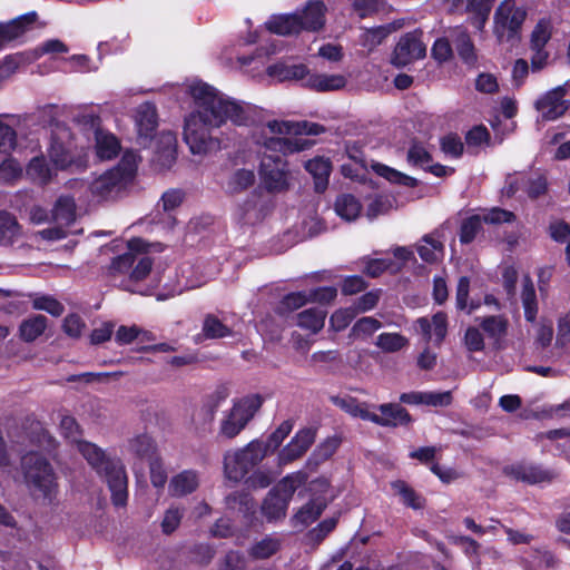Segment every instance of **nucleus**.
<instances>
[{"label": "nucleus", "mask_w": 570, "mask_h": 570, "mask_svg": "<svg viewBox=\"0 0 570 570\" xmlns=\"http://www.w3.org/2000/svg\"><path fill=\"white\" fill-rule=\"evenodd\" d=\"M185 509L178 505H170L164 513L160 527L163 533L169 535L175 532L183 520Z\"/></svg>", "instance_id": "obj_49"}, {"label": "nucleus", "mask_w": 570, "mask_h": 570, "mask_svg": "<svg viewBox=\"0 0 570 570\" xmlns=\"http://www.w3.org/2000/svg\"><path fill=\"white\" fill-rule=\"evenodd\" d=\"M423 32L414 30L403 35L394 47L391 63L403 68L415 60L423 59L426 55V46L422 40Z\"/></svg>", "instance_id": "obj_9"}, {"label": "nucleus", "mask_w": 570, "mask_h": 570, "mask_svg": "<svg viewBox=\"0 0 570 570\" xmlns=\"http://www.w3.org/2000/svg\"><path fill=\"white\" fill-rule=\"evenodd\" d=\"M26 171L31 180L41 185L48 184L53 176V170L42 156L33 157L28 164Z\"/></svg>", "instance_id": "obj_44"}, {"label": "nucleus", "mask_w": 570, "mask_h": 570, "mask_svg": "<svg viewBox=\"0 0 570 570\" xmlns=\"http://www.w3.org/2000/svg\"><path fill=\"white\" fill-rule=\"evenodd\" d=\"M263 404L259 395H247L234 401L233 406L222 413L217 438L219 440L235 439L253 420Z\"/></svg>", "instance_id": "obj_5"}, {"label": "nucleus", "mask_w": 570, "mask_h": 570, "mask_svg": "<svg viewBox=\"0 0 570 570\" xmlns=\"http://www.w3.org/2000/svg\"><path fill=\"white\" fill-rule=\"evenodd\" d=\"M137 154L126 151L117 166L107 170L90 184L92 196L100 200L116 198L132 181L137 170Z\"/></svg>", "instance_id": "obj_4"}, {"label": "nucleus", "mask_w": 570, "mask_h": 570, "mask_svg": "<svg viewBox=\"0 0 570 570\" xmlns=\"http://www.w3.org/2000/svg\"><path fill=\"white\" fill-rule=\"evenodd\" d=\"M376 346L386 353H394L409 344L405 336L399 333H382L376 337Z\"/></svg>", "instance_id": "obj_47"}, {"label": "nucleus", "mask_w": 570, "mask_h": 570, "mask_svg": "<svg viewBox=\"0 0 570 570\" xmlns=\"http://www.w3.org/2000/svg\"><path fill=\"white\" fill-rule=\"evenodd\" d=\"M304 167L314 178L315 190L323 193L327 188L332 171L331 160L323 156H316L307 160Z\"/></svg>", "instance_id": "obj_20"}, {"label": "nucleus", "mask_w": 570, "mask_h": 570, "mask_svg": "<svg viewBox=\"0 0 570 570\" xmlns=\"http://www.w3.org/2000/svg\"><path fill=\"white\" fill-rule=\"evenodd\" d=\"M570 82L558 86L541 95L534 102L537 111L544 120H556L560 118L569 108L564 96L568 92Z\"/></svg>", "instance_id": "obj_10"}, {"label": "nucleus", "mask_w": 570, "mask_h": 570, "mask_svg": "<svg viewBox=\"0 0 570 570\" xmlns=\"http://www.w3.org/2000/svg\"><path fill=\"white\" fill-rule=\"evenodd\" d=\"M293 430V423L291 421H284L279 424V426L268 436L266 442H263V445L266 446V454L268 452H274L278 449V446L283 443V441L288 436V434Z\"/></svg>", "instance_id": "obj_53"}, {"label": "nucleus", "mask_w": 570, "mask_h": 570, "mask_svg": "<svg viewBox=\"0 0 570 570\" xmlns=\"http://www.w3.org/2000/svg\"><path fill=\"white\" fill-rule=\"evenodd\" d=\"M354 308H341L334 312L330 318V326L335 332L345 330L356 316Z\"/></svg>", "instance_id": "obj_58"}, {"label": "nucleus", "mask_w": 570, "mask_h": 570, "mask_svg": "<svg viewBox=\"0 0 570 570\" xmlns=\"http://www.w3.org/2000/svg\"><path fill=\"white\" fill-rule=\"evenodd\" d=\"M226 505L229 509H238L245 515L250 514L255 510V502L248 493L234 492L226 497Z\"/></svg>", "instance_id": "obj_50"}, {"label": "nucleus", "mask_w": 570, "mask_h": 570, "mask_svg": "<svg viewBox=\"0 0 570 570\" xmlns=\"http://www.w3.org/2000/svg\"><path fill=\"white\" fill-rule=\"evenodd\" d=\"M198 487V472L195 470H184L170 479L168 492L171 497L180 498L195 492Z\"/></svg>", "instance_id": "obj_18"}, {"label": "nucleus", "mask_w": 570, "mask_h": 570, "mask_svg": "<svg viewBox=\"0 0 570 570\" xmlns=\"http://www.w3.org/2000/svg\"><path fill=\"white\" fill-rule=\"evenodd\" d=\"M153 245L146 243L141 238H132L128 240V252L112 258L108 272L111 276L130 274L131 268L137 259V254H147Z\"/></svg>", "instance_id": "obj_13"}, {"label": "nucleus", "mask_w": 570, "mask_h": 570, "mask_svg": "<svg viewBox=\"0 0 570 570\" xmlns=\"http://www.w3.org/2000/svg\"><path fill=\"white\" fill-rule=\"evenodd\" d=\"M267 128L272 134L278 135H308L317 136L324 134L326 128L323 125L311 121H268Z\"/></svg>", "instance_id": "obj_17"}, {"label": "nucleus", "mask_w": 570, "mask_h": 570, "mask_svg": "<svg viewBox=\"0 0 570 570\" xmlns=\"http://www.w3.org/2000/svg\"><path fill=\"white\" fill-rule=\"evenodd\" d=\"M37 13L29 12L22 14L8 23L0 24V46L12 41L24 35V32L36 22Z\"/></svg>", "instance_id": "obj_19"}, {"label": "nucleus", "mask_w": 570, "mask_h": 570, "mask_svg": "<svg viewBox=\"0 0 570 570\" xmlns=\"http://www.w3.org/2000/svg\"><path fill=\"white\" fill-rule=\"evenodd\" d=\"M527 11L515 0H503L494 12V35L499 42H512L518 38Z\"/></svg>", "instance_id": "obj_7"}, {"label": "nucleus", "mask_w": 570, "mask_h": 570, "mask_svg": "<svg viewBox=\"0 0 570 570\" xmlns=\"http://www.w3.org/2000/svg\"><path fill=\"white\" fill-rule=\"evenodd\" d=\"M158 125L156 107L150 102L141 104L136 111V126L139 136L149 137Z\"/></svg>", "instance_id": "obj_25"}, {"label": "nucleus", "mask_w": 570, "mask_h": 570, "mask_svg": "<svg viewBox=\"0 0 570 570\" xmlns=\"http://www.w3.org/2000/svg\"><path fill=\"white\" fill-rule=\"evenodd\" d=\"M346 80L341 75H309L305 85L317 91L337 90L345 86Z\"/></svg>", "instance_id": "obj_37"}, {"label": "nucleus", "mask_w": 570, "mask_h": 570, "mask_svg": "<svg viewBox=\"0 0 570 570\" xmlns=\"http://www.w3.org/2000/svg\"><path fill=\"white\" fill-rule=\"evenodd\" d=\"M371 167L377 175L386 178L391 183H396L409 187L416 185V180L414 178L406 176L386 165L373 163Z\"/></svg>", "instance_id": "obj_48"}, {"label": "nucleus", "mask_w": 570, "mask_h": 570, "mask_svg": "<svg viewBox=\"0 0 570 570\" xmlns=\"http://www.w3.org/2000/svg\"><path fill=\"white\" fill-rule=\"evenodd\" d=\"M194 108L185 119L184 140L194 155H206L219 149V140L210 134L228 120L235 126H249L254 121L250 105L233 99L213 86L195 81L189 86Z\"/></svg>", "instance_id": "obj_1"}, {"label": "nucleus", "mask_w": 570, "mask_h": 570, "mask_svg": "<svg viewBox=\"0 0 570 570\" xmlns=\"http://www.w3.org/2000/svg\"><path fill=\"white\" fill-rule=\"evenodd\" d=\"M22 174V168L14 159H6L0 164V179L6 183H11L19 178Z\"/></svg>", "instance_id": "obj_63"}, {"label": "nucleus", "mask_w": 570, "mask_h": 570, "mask_svg": "<svg viewBox=\"0 0 570 570\" xmlns=\"http://www.w3.org/2000/svg\"><path fill=\"white\" fill-rule=\"evenodd\" d=\"M265 456L266 446L258 440L243 448L227 451L223 458L225 478L233 482L240 481Z\"/></svg>", "instance_id": "obj_6"}, {"label": "nucleus", "mask_w": 570, "mask_h": 570, "mask_svg": "<svg viewBox=\"0 0 570 570\" xmlns=\"http://www.w3.org/2000/svg\"><path fill=\"white\" fill-rule=\"evenodd\" d=\"M69 136L66 127H58L51 137L48 154L58 169H67L73 163L72 144L66 141Z\"/></svg>", "instance_id": "obj_12"}, {"label": "nucleus", "mask_w": 570, "mask_h": 570, "mask_svg": "<svg viewBox=\"0 0 570 570\" xmlns=\"http://www.w3.org/2000/svg\"><path fill=\"white\" fill-rule=\"evenodd\" d=\"M288 503L277 495L276 491H269L263 504L262 512L268 521L283 519L286 515Z\"/></svg>", "instance_id": "obj_38"}, {"label": "nucleus", "mask_w": 570, "mask_h": 570, "mask_svg": "<svg viewBox=\"0 0 570 570\" xmlns=\"http://www.w3.org/2000/svg\"><path fill=\"white\" fill-rule=\"evenodd\" d=\"M120 149L119 141L111 135L101 130L96 131V153L100 159L114 158Z\"/></svg>", "instance_id": "obj_41"}, {"label": "nucleus", "mask_w": 570, "mask_h": 570, "mask_svg": "<svg viewBox=\"0 0 570 570\" xmlns=\"http://www.w3.org/2000/svg\"><path fill=\"white\" fill-rule=\"evenodd\" d=\"M266 27L271 32L281 36L298 33L302 30L301 16L298 12L273 16L266 22Z\"/></svg>", "instance_id": "obj_23"}, {"label": "nucleus", "mask_w": 570, "mask_h": 570, "mask_svg": "<svg viewBox=\"0 0 570 570\" xmlns=\"http://www.w3.org/2000/svg\"><path fill=\"white\" fill-rule=\"evenodd\" d=\"M416 250L421 259L429 264L438 263L444 256V246L435 234L423 236Z\"/></svg>", "instance_id": "obj_24"}, {"label": "nucleus", "mask_w": 570, "mask_h": 570, "mask_svg": "<svg viewBox=\"0 0 570 570\" xmlns=\"http://www.w3.org/2000/svg\"><path fill=\"white\" fill-rule=\"evenodd\" d=\"M470 292V279L466 276L460 277L456 286V307L459 309L468 308V313H472L479 307V303L471 302L468 304V297Z\"/></svg>", "instance_id": "obj_55"}, {"label": "nucleus", "mask_w": 570, "mask_h": 570, "mask_svg": "<svg viewBox=\"0 0 570 570\" xmlns=\"http://www.w3.org/2000/svg\"><path fill=\"white\" fill-rule=\"evenodd\" d=\"M552 35V26L549 20H540L531 33L530 48H544Z\"/></svg>", "instance_id": "obj_52"}, {"label": "nucleus", "mask_w": 570, "mask_h": 570, "mask_svg": "<svg viewBox=\"0 0 570 570\" xmlns=\"http://www.w3.org/2000/svg\"><path fill=\"white\" fill-rule=\"evenodd\" d=\"M266 150L281 153L283 155L292 154L303 150L311 146L307 139L303 138H286V137H271L264 141Z\"/></svg>", "instance_id": "obj_29"}, {"label": "nucleus", "mask_w": 570, "mask_h": 570, "mask_svg": "<svg viewBox=\"0 0 570 570\" xmlns=\"http://www.w3.org/2000/svg\"><path fill=\"white\" fill-rule=\"evenodd\" d=\"M334 210L342 219L352 222L360 216L362 205L355 196L342 194L337 196L334 203Z\"/></svg>", "instance_id": "obj_34"}, {"label": "nucleus", "mask_w": 570, "mask_h": 570, "mask_svg": "<svg viewBox=\"0 0 570 570\" xmlns=\"http://www.w3.org/2000/svg\"><path fill=\"white\" fill-rule=\"evenodd\" d=\"M268 76L277 79L278 81L286 80H305L308 76V70L304 65H286L278 62L267 68Z\"/></svg>", "instance_id": "obj_30"}, {"label": "nucleus", "mask_w": 570, "mask_h": 570, "mask_svg": "<svg viewBox=\"0 0 570 570\" xmlns=\"http://www.w3.org/2000/svg\"><path fill=\"white\" fill-rule=\"evenodd\" d=\"M153 267V259L146 254H137V259L131 268L129 278L135 282L145 279Z\"/></svg>", "instance_id": "obj_57"}, {"label": "nucleus", "mask_w": 570, "mask_h": 570, "mask_svg": "<svg viewBox=\"0 0 570 570\" xmlns=\"http://www.w3.org/2000/svg\"><path fill=\"white\" fill-rule=\"evenodd\" d=\"M441 149L444 154L458 158L463 153V144L456 135H448L441 139Z\"/></svg>", "instance_id": "obj_64"}, {"label": "nucleus", "mask_w": 570, "mask_h": 570, "mask_svg": "<svg viewBox=\"0 0 570 570\" xmlns=\"http://www.w3.org/2000/svg\"><path fill=\"white\" fill-rule=\"evenodd\" d=\"M62 435L75 442L79 453L89 465L101 476L111 492V501L116 507H125L128 500V478L121 461L109 456L96 444L78 439L79 425L75 417L65 415L60 421Z\"/></svg>", "instance_id": "obj_2"}, {"label": "nucleus", "mask_w": 570, "mask_h": 570, "mask_svg": "<svg viewBox=\"0 0 570 570\" xmlns=\"http://www.w3.org/2000/svg\"><path fill=\"white\" fill-rule=\"evenodd\" d=\"M326 7L322 1H311L298 12L302 30L316 31L325 23Z\"/></svg>", "instance_id": "obj_22"}, {"label": "nucleus", "mask_w": 570, "mask_h": 570, "mask_svg": "<svg viewBox=\"0 0 570 570\" xmlns=\"http://www.w3.org/2000/svg\"><path fill=\"white\" fill-rule=\"evenodd\" d=\"M341 438L332 435L322 441L306 461V468L314 471L321 463L328 460L340 448Z\"/></svg>", "instance_id": "obj_26"}, {"label": "nucleus", "mask_w": 570, "mask_h": 570, "mask_svg": "<svg viewBox=\"0 0 570 570\" xmlns=\"http://www.w3.org/2000/svg\"><path fill=\"white\" fill-rule=\"evenodd\" d=\"M316 429L305 428L296 432L291 442L278 453L279 464L286 465L302 458L315 442Z\"/></svg>", "instance_id": "obj_11"}, {"label": "nucleus", "mask_w": 570, "mask_h": 570, "mask_svg": "<svg viewBox=\"0 0 570 570\" xmlns=\"http://www.w3.org/2000/svg\"><path fill=\"white\" fill-rule=\"evenodd\" d=\"M309 302L308 293L306 292H296L287 294L281 302V311L282 312H292L295 311L303 305Z\"/></svg>", "instance_id": "obj_61"}, {"label": "nucleus", "mask_w": 570, "mask_h": 570, "mask_svg": "<svg viewBox=\"0 0 570 570\" xmlns=\"http://www.w3.org/2000/svg\"><path fill=\"white\" fill-rule=\"evenodd\" d=\"M415 331L420 333L426 342H434L440 345L448 333V317L443 312H438L431 320L420 317L415 321Z\"/></svg>", "instance_id": "obj_15"}, {"label": "nucleus", "mask_w": 570, "mask_h": 570, "mask_svg": "<svg viewBox=\"0 0 570 570\" xmlns=\"http://www.w3.org/2000/svg\"><path fill=\"white\" fill-rule=\"evenodd\" d=\"M382 326L381 322L374 317H362L353 325L351 336L363 337L370 336Z\"/></svg>", "instance_id": "obj_56"}, {"label": "nucleus", "mask_w": 570, "mask_h": 570, "mask_svg": "<svg viewBox=\"0 0 570 570\" xmlns=\"http://www.w3.org/2000/svg\"><path fill=\"white\" fill-rule=\"evenodd\" d=\"M281 546L282 540L277 535H265L250 546L248 556L254 560L268 559L277 553Z\"/></svg>", "instance_id": "obj_33"}, {"label": "nucleus", "mask_w": 570, "mask_h": 570, "mask_svg": "<svg viewBox=\"0 0 570 570\" xmlns=\"http://www.w3.org/2000/svg\"><path fill=\"white\" fill-rule=\"evenodd\" d=\"M521 302L525 320L533 322L538 314V303L534 285L529 276H525L522 281Z\"/></svg>", "instance_id": "obj_39"}, {"label": "nucleus", "mask_w": 570, "mask_h": 570, "mask_svg": "<svg viewBox=\"0 0 570 570\" xmlns=\"http://www.w3.org/2000/svg\"><path fill=\"white\" fill-rule=\"evenodd\" d=\"M504 472L513 479L529 484L551 482L557 476L553 471L530 463H518L507 466Z\"/></svg>", "instance_id": "obj_16"}, {"label": "nucleus", "mask_w": 570, "mask_h": 570, "mask_svg": "<svg viewBox=\"0 0 570 570\" xmlns=\"http://www.w3.org/2000/svg\"><path fill=\"white\" fill-rule=\"evenodd\" d=\"M32 307L38 311H45L56 317L60 316L65 311L63 305L49 295L35 297L32 301Z\"/></svg>", "instance_id": "obj_54"}, {"label": "nucleus", "mask_w": 570, "mask_h": 570, "mask_svg": "<svg viewBox=\"0 0 570 570\" xmlns=\"http://www.w3.org/2000/svg\"><path fill=\"white\" fill-rule=\"evenodd\" d=\"M26 484L37 500L51 503L57 494L56 475L47 459L36 452L27 453L21 461Z\"/></svg>", "instance_id": "obj_3"}, {"label": "nucleus", "mask_w": 570, "mask_h": 570, "mask_svg": "<svg viewBox=\"0 0 570 570\" xmlns=\"http://www.w3.org/2000/svg\"><path fill=\"white\" fill-rule=\"evenodd\" d=\"M150 481L155 488H164L167 482L166 469L158 456L149 461Z\"/></svg>", "instance_id": "obj_62"}, {"label": "nucleus", "mask_w": 570, "mask_h": 570, "mask_svg": "<svg viewBox=\"0 0 570 570\" xmlns=\"http://www.w3.org/2000/svg\"><path fill=\"white\" fill-rule=\"evenodd\" d=\"M326 503L321 499H313L303 505L292 518L294 528L304 529L322 514Z\"/></svg>", "instance_id": "obj_27"}, {"label": "nucleus", "mask_w": 570, "mask_h": 570, "mask_svg": "<svg viewBox=\"0 0 570 570\" xmlns=\"http://www.w3.org/2000/svg\"><path fill=\"white\" fill-rule=\"evenodd\" d=\"M259 175L263 187L274 194L284 193L291 187V175L284 157L264 153Z\"/></svg>", "instance_id": "obj_8"}, {"label": "nucleus", "mask_w": 570, "mask_h": 570, "mask_svg": "<svg viewBox=\"0 0 570 570\" xmlns=\"http://www.w3.org/2000/svg\"><path fill=\"white\" fill-rule=\"evenodd\" d=\"M127 451L135 458L147 460L148 462L157 456L156 445L153 439L147 434H139L131 438L127 443Z\"/></svg>", "instance_id": "obj_32"}, {"label": "nucleus", "mask_w": 570, "mask_h": 570, "mask_svg": "<svg viewBox=\"0 0 570 570\" xmlns=\"http://www.w3.org/2000/svg\"><path fill=\"white\" fill-rule=\"evenodd\" d=\"M480 327L495 342L502 340L509 327V321L503 315H491L480 318Z\"/></svg>", "instance_id": "obj_36"}, {"label": "nucleus", "mask_w": 570, "mask_h": 570, "mask_svg": "<svg viewBox=\"0 0 570 570\" xmlns=\"http://www.w3.org/2000/svg\"><path fill=\"white\" fill-rule=\"evenodd\" d=\"M308 479V475L304 471H297L284 476L273 489L277 495L284 499L288 504L292 500L295 491L304 485Z\"/></svg>", "instance_id": "obj_31"}, {"label": "nucleus", "mask_w": 570, "mask_h": 570, "mask_svg": "<svg viewBox=\"0 0 570 570\" xmlns=\"http://www.w3.org/2000/svg\"><path fill=\"white\" fill-rule=\"evenodd\" d=\"M391 487L394 492L401 497V500L405 505L412 509L423 508V499L404 481H394Z\"/></svg>", "instance_id": "obj_46"}, {"label": "nucleus", "mask_w": 570, "mask_h": 570, "mask_svg": "<svg viewBox=\"0 0 570 570\" xmlns=\"http://www.w3.org/2000/svg\"><path fill=\"white\" fill-rule=\"evenodd\" d=\"M379 425L396 428L407 425L411 422L409 412L396 403H385L379 406Z\"/></svg>", "instance_id": "obj_21"}, {"label": "nucleus", "mask_w": 570, "mask_h": 570, "mask_svg": "<svg viewBox=\"0 0 570 570\" xmlns=\"http://www.w3.org/2000/svg\"><path fill=\"white\" fill-rule=\"evenodd\" d=\"M20 235V226L13 215L0 212V244L11 245Z\"/></svg>", "instance_id": "obj_43"}, {"label": "nucleus", "mask_w": 570, "mask_h": 570, "mask_svg": "<svg viewBox=\"0 0 570 570\" xmlns=\"http://www.w3.org/2000/svg\"><path fill=\"white\" fill-rule=\"evenodd\" d=\"M483 219L481 215H473L462 222L460 230V242L469 244L479 234L482 228Z\"/></svg>", "instance_id": "obj_51"}, {"label": "nucleus", "mask_w": 570, "mask_h": 570, "mask_svg": "<svg viewBox=\"0 0 570 570\" xmlns=\"http://www.w3.org/2000/svg\"><path fill=\"white\" fill-rule=\"evenodd\" d=\"M404 27V19L394 20L390 23L374 28H361L358 43L367 53L373 52L393 32Z\"/></svg>", "instance_id": "obj_14"}, {"label": "nucleus", "mask_w": 570, "mask_h": 570, "mask_svg": "<svg viewBox=\"0 0 570 570\" xmlns=\"http://www.w3.org/2000/svg\"><path fill=\"white\" fill-rule=\"evenodd\" d=\"M326 312L320 308H308L297 315V325L316 334L324 327Z\"/></svg>", "instance_id": "obj_40"}, {"label": "nucleus", "mask_w": 570, "mask_h": 570, "mask_svg": "<svg viewBox=\"0 0 570 570\" xmlns=\"http://www.w3.org/2000/svg\"><path fill=\"white\" fill-rule=\"evenodd\" d=\"M203 335L209 340L224 338L233 335L232 328L223 323L214 314H207L203 321L202 327Z\"/></svg>", "instance_id": "obj_42"}, {"label": "nucleus", "mask_w": 570, "mask_h": 570, "mask_svg": "<svg viewBox=\"0 0 570 570\" xmlns=\"http://www.w3.org/2000/svg\"><path fill=\"white\" fill-rule=\"evenodd\" d=\"M407 160L414 166L426 168L431 164L430 153L420 144H413L407 151Z\"/></svg>", "instance_id": "obj_60"}, {"label": "nucleus", "mask_w": 570, "mask_h": 570, "mask_svg": "<svg viewBox=\"0 0 570 570\" xmlns=\"http://www.w3.org/2000/svg\"><path fill=\"white\" fill-rule=\"evenodd\" d=\"M481 216L485 224L491 225L512 223L515 220V215L512 212L499 207H493L489 210H485L483 214H481Z\"/></svg>", "instance_id": "obj_59"}, {"label": "nucleus", "mask_w": 570, "mask_h": 570, "mask_svg": "<svg viewBox=\"0 0 570 570\" xmlns=\"http://www.w3.org/2000/svg\"><path fill=\"white\" fill-rule=\"evenodd\" d=\"M255 183V174L249 169H237L235 173L230 175L228 181L226 184V190L229 194H238Z\"/></svg>", "instance_id": "obj_45"}, {"label": "nucleus", "mask_w": 570, "mask_h": 570, "mask_svg": "<svg viewBox=\"0 0 570 570\" xmlns=\"http://www.w3.org/2000/svg\"><path fill=\"white\" fill-rule=\"evenodd\" d=\"M51 219L56 224L70 226L76 219V204L73 198L62 196L59 197L51 210Z\"/></svg>", "instance_id": "obj_35"}, {"label": "nucleus", "mask_w": 570, "mask_h": 570, "mask_svg": "<svg viewBox=\"0 0 570 570\" xmlns=\"http://www.w3.org/2000/svg\"><path fill=\"white\" fill-rule=\"evenodd\" d=\"M48 326V318L36 314L23 320L19 326V336L26 343L35 342L40 337Z\"/></svg>", "instance_id": "obj_28"}]
</instances>
